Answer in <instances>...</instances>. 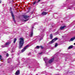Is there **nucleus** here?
Masks as SVG:
<instances>
[{"label":"nucleus","instance_id":"obj_1","mask_svg":"<svg viewBox=\"0 0 75 75\" xmlns=\"http://www.w3.org/2000/svg\"><path fill=\"white\" fill-rule=\"evenodd\" d=\"M19 48H21L23 46V44L24 43V39L22 38H20L19 39Z\"/></svg>","mask_w":75,"mask_h":75},{"label":"nucleus","instance_id":"obj_2","mask_svg":"<svg viewBox=\"0 0 75 75\" xmlns=\"http://www.w3.org/2000/svg\"><path fill=\"white\" fill-rule=\"evenodd\" d=\"M58 40V38H55L54 39H53L50 42H49V44H51L52 43H53V42H55L56 40Z\"/></svg>","mask_w":75,"mask_h":75},{"label":"nucleus","instance_id":"obj_3","mask_svg":"<svg viewBox=\"0 0 75 75\" xmlns=\"http://www.w3.org/2000/svg\"><path fill=\"white\" fill-rule=\"evenodd\" d=\"M10 44V42H8L6 43L5 45H3L1 46L2 48H4V47H7L6 45H8L9 44Z\"/></svg>","mask_w":75,"mask_h":75},{"label":"nucleus","instance_id":"obj_4","mask_svg":"<svg viewBox=\"0 0 75 75\" xmlns=\"http://www.w3.org/2000/svg\"><path fill=\"white\" fill-rule=\"evenodd\" d=\"M30 47V46H29V45H27V46H26L23 49H22V50L21 51H22V52H24V51H25V50H26V49L28 47Z\"/></svg>","mask_w":75,"mask_h":75},{"label":"nucleus","instance_id":"obj_5","mask_svg":"<svg viewBox=\"0 0 75 75\" xmlns=\"http://www.w3.org/2000/svg\"><path fill=\"white\" fill-rule=\"evenodd\" d=\"M11 14H12V16L13 18V20L14 21V22L16 23V21H15V19H14V15H13V12H11Z\"/></svg>","mask_w":75,"mask_h":75},{"label":"nucleus","instance_id":"obj_6","mask_svg":"<svg viewBox=\"0 0 75 75\" xmlns=\"http://www.w3.org/2000/svg\"><path fill=\"white\" fill-rule=\"evenodd\" d=\"M22 16L25 19H27V18L29 17V16H28L27 15H23Z\"/></svg>","mask_w":75,"mask_h":75},{"label":"nucleus","instance_id":"obj_7","mask_svg":"<svg viewBox=\"0 0 75 75\" xmlns=\"http://www.w3.org/2000/svg\"><path fill=\"white\" fill-rule=\"evenodd\" d=\"M46 14H47V12L45 11L43 12L41 14L42 16H45Z\"/></svg>","mask_w":75,"mask_h":75},{"label":"nucleus","instance_id":"obj_8","mask_svg":"<svg viewBox=\"0 0 75 75\" xmlns=\"http://www.w3.org/2000/svg\"><path fill=\"white\" fill-rule=\"evenodd\" d=\"M38 37H39L40 39H39V41H41V40H42V39H43V35L42 36H39Z\"/></svg>","mask_w":75,"mask_h":75},{"label":"nucleus","instance_id":"obj_9","mask_svg":"<svg viewBox=\"0 0 75 75\" xmlns=\"http://www.w3.org/2000/svg\"><path fill=\"white\" fill-rule=\"evenodd\" d=\"M54 58H53L52 59H50L49 61V63H50V64L51 63H52V62L53 61H54Z\"/></svg>","mask_w":75,"mask_h":75},{"label":"nucleus","instance_id":"obj_10","mask_svg":"<svg viewBox=\"0 0 75 75\" xmlns=\"http://www.w3.org/2000/svg\"><path fill=\"white\" fill-rule=\"evenodd\" d=\"M44 60L45 62V63L47 64V62L48 61V58L47 57H45L44 59Z\"/></svg>","mask_w":75,"mask_h":75},{"label":"nucleus","instance_id":"obj_11","mask_svg":"<svg viewBox=\"0 0 75 75\" xmlns=\"http://www.w3.org/2000/svg\"><path fill=\"white\" fill-rule=\"evenodd\" d=\"M15 74L16 75H19V74H20V71L19 70H17Z\"/></svg>","mask_w":75,"mask_h":75},{"label":"nucleus","instance_id":"obj_12","mask_svg":"<svg viewBox=\"0 0 75 75\" xmlns=\"http://www.w3.org/2000/svg\"><path fill=\"white\" fill-rule=\"evenodd\" d=\"M33 30H32L31 32L30 33V35H29V36L30 37H33Z\"/></svg>","mask_w":75,"mask_h":75},{"label":"nucleus","instance_id":"obj_13","mask_svg":"<svg viewBox=\"0 0 75 75\" xmlns=\"http://www.w3.org/2000/svg\"><path fill=\"white\" fill-rule=\"evenodd\" d=\"M75 39V37L73 38L70 39V41H74Z\"/></svg>","mask_w":75,"mask_h":75},{"label":"nucleus","instance_id":"obj_14","mask_svg":"<svg viewBox=\"0 0 75 75\" xmlns=\"http://www.w3.org/2000/svg\"><path fill=\"white\" fill-rule=\"evenodd\" d=\"M73 47V45H71L70 46H69V47L68 48V49L69 50V49H71V48H72Z\"/></svg>","mask_w":75,"mask_h":75},{"label":"nucleus","instance_id":"obj_15","mask_svg":"<svg viewBox=\"0 0 75 75\" xmlns=\"http://www.w3.org/2000/svg\"><path fill=\"white\" fill-rule=\"evenodd\" d=\"M65 27V26H62L60 27V30H63L64 28Z\"/></svg>","mask_w":75,"mask_h":75},{"label":"nucleus","instance_id":"obj_16","mask_svg":"<svg viewBox=\"0 0 75 75\" xmlns=\"http://www.w3.org/2000/svg\"><path fill=\"white\" fill-rule=\"evenodd\" d=\"M16 41H17V38H15L13 40V43L14 44H15V43H16Z\"/></svg>","mask_w":75,"mask_h":75},{"label":"nucleus","instance_id":"obj_17","mask_svg":"<svg viewBox=\"0 0 75 75\" xmlns=\"http://www.w3.org/2000/svg\"><path fill=\"white\" fill-rule=\"evenodd\" d=\"M50 38H51V39H52V34L50 35Z\"/></svg>","mask_w":75,"mask_h":75},{"label":"nucleus","instance_id":"obj_18","mask_svg":"<svg viewBox=\"0 0 75 75\" xmlns=\"http://www.w3.org/2000/svg\"><path fill=\"white\" fill-rule=\"evenodd\" d=\"M57 34H58V32H57L55 33H54V35H57Z\"/></svg>","mask_w":75,"mask_h":75},{"label":"nucleus","instance_id":"obj_19","mask_svg":"<svg viewBox=\"0 0 75 75\" xmlns=\"http://www.w3.org/2000/svg\"><path fill=\"white\" fill-rule=\"evenodd\" d=\"M57 45H58V44H57V43H56L55 45V47H57Z\"/></svg>","mask_w":75,"mask_h":75},{"label":"nucleus","instance_id":"obj_20","mask_svg":"<svg viewBox=\"0 0 75 75\" xmlns=\"http://www.w3.org/2000/svg\"><path fill=\"white\" fill-rule=\"evenodd\" d=\"M36 48H37V49H38V48H40V46H37L36 47Z\"/></svg>","mask_w":75,"mask_h":75},{"label":"nucleus","instance_id":"obj_21","mask_svg":"<svg viewBox=\"0 0 75 75\" xmlns=\"http://www.w3.org/2000/svg\"><path fill=\"white\" fill-rule=\"evenodd\" d=\"M6 57H8V56H9L8 54V53H7L6 54Z\"/></svg>","mask_w":75,"mask_h":75},{"label":"nucleus","instance_id":"obj_22","mask_svg":"<svg viewBox=\"0 0 75 75\" xmlns=\"http://www.w3.org/2000/svg\"><path fill=\"white\" fill-rule=\"evenodd\" d=\"M40 48H41L42 49V48H43V47H42V46H40Z\"/></svg>","mask_w":75,"mask_h":75},{"label":"nucleus","instance_id":"obj_23","mask_svg":"<svg viewBox=\"0 0 75 75\" xmlns=\"http://www.w3.org/2000/svg\"><path fill=\"white\" fill-rule=\"evenodd\" d=\"M1 57H2L0 55V59H1Z\"/></svg>","mask_w":75,"mask_h":75},{"label":"nucleus","instance_id":"obj_24","mask_svg":"<svg viewBox=\"0 0 75 75\" xmlns=\"http://www.w3.org/2000/svg\"><path fill=\"white\" fill-rule=\"evenodd\" d=\"M36 3V2H34L33 3V4H35Z\"/></svg>","mask_w":75,"mask_h":75},{"label":"nucleus","instance_id":"obj_25","mask_svg":"<svg viewBox=\"0 0 75 75\" xmlns=\"http://www.w3.org/2000/svg\"><path fill=\"white\" fill-rule=\"evenodd\" d=\"M40 1H41V0H38V2H40Z\"/></svg>","mask_w":75,"mask_h":75},{"label":"nucleus","instance_id":"obj_26","mask_svg":"<svg viewBox=\"0 0 75 75\" xmlns=\"http://www.w3.org/2000/svg\"><path fill=\"white\" fill-rule=\"evenodd\" d=\"M28 19H27V20L24 21H28Z\"/></svg>","mask_w":75,"mask_h":75},{"label":"nucleus","instance_id":"obj_27","mask_svg":"<svg viewBox=\"0 0 75 75\" xmlns=\"http://www.w3.org/2000/svg\"><path fill=\"white\" fill-rule=\"evenodd\" d=\"M1 3V1L0 0V3Z\"/></svg>","mask_w":75,"mask_h":75},{"label":"nucleus","instance_id":"obj_28","mask_svg":"<svg viewBox=\"0 0 75 75\" xmlns=\"http://www.w3.org/2000/svg\"><path fill=\"white\" fill-rule=\"evenodd\" d=\"M29 55H31V53H30L29 54Z\"/></svg>","mask_w":75,"mask_h":75},{"label":"nucleus","instance_id":"obj_29","mask_svg":"<svg viewBox=\"0 0 75 75\" xmlns=\"http://www.w3.org/2000/svg\"><path fill=\"white\" fill-rule=\"evenodd\" d=\"M5 52V53H7V52Z\"/></svg>","mask_w":75,"mask_h":75},{"label":"nucleus","instance_id":"obj_30","mask_svg":"<svg viewBox=\"0 0 75 75\" xmlns=\"http://www.w3.org/2000/svg\"><path fill=\"white\" fill-rule=\"evenodd\" d=\"M10 59L9 58V59H8V60H9V59Z\"/></svg>","mask_w":75,"mask_h":75},{"label":"nucleus","instance_id":"obj_31","mask_svg":"<svg viewBox=\"0 0 75 75\" xmlns=\"http://www.w3.org/2000/svg\"><path fill=\"white\" fill-rule=\"evenodd\" d=\"M14 52L12 51V52Z\"/></svg>","mask_w":75,"mask_h":75},{"label":"nucleus","instance_id":"obj_32","mask_svg":"<svg viewBox=\"0 0 75 75\" xmlns=\"http://www.w3.org/2000/svg\"><path fill=\"white\" fill-rule=\"evenodd\" d=\"M69 9H71V8H69Z\"/></svg>","mask_w":75,"mask_h":75},{"label":"nucleus","instance_id":"obj_33","mask_svg":"<svg viewBox=\"0 0 75 75\" xmlns=\"http://www.w3.org/2000/svg\"><path fill=\"white\" fill-rule=\"evenodd\" d=\"M74 45H75V43H74Z\"/></svg>","mask_w":75,"mask_h":75},{"label":"nucleus","instance_id":"obj_34","mask_svg":"<svg viewBox=\"0 0 75 75\" xmlns=\"http://www.w3.org/2000/svg\"><path fill=\"white\" fill-rule=\"evenodd\" d=\"M61 22H62V21Z\"/></svg>","mask_w":75,"mask_h":75},{"label":"nucleus","instance_id":"obj_35","mask_svg":"<svg viewBox=\"0 0 75 75\" xmlns=\"http://www.w3.org/2000/svg\"><path fill=\"white\" fill-rule=\"evenodd\" d=\"M36 75H38V74H37Z\"/></svg>","mask_w":75,"mask_h":75}]
</instances>
